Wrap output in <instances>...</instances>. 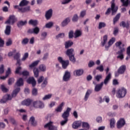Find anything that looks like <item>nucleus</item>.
Wrapping results in <instances>:
<instances>
[{
    "instance_id": "nucleus-1",
    "label": "nucleus",
    "mask_w": 130,
    "mask_h": 130,
    "mask_svg": "<svg viewBox=\"0 0 130 130\" xmlns=\"http://www.w3.org/2000/svg\"><path fill=\"white\" fill-rule=\"evenodd\" d=\"M20 90H21L20 87L16 88L13 90L12 93L11 94V96L10 94H6L4 95L0 100V103H6V102H8V101L12 100L13 98L16 97V96H17L18 93L20 92Z\"/></svg>"
},
{
    "instance_id": "nucleus-2",
    "label": "nucleus",
    "mask_w": 130,
    "mask_h": 130,
    "mask_svg": "<svg viewBox=\"0 0 130 130\" xmlns=\"http://www.w3.org/2000/svg\"><path fill=\"white\" fill-rule=\"evenodd\" d=\"M111 79V74L109 73L108 75L106 77L105 79L104 80V82H102L100 84H96L94 87V91L95 92H99L101 91L102 87H103V85H107L110 79Z\"/></svg>"
},
{
    "instance_id": "nucleus-3",
    "label": "nucleus",
    "mask_w": 130,
    "mask_h": 130,
    "mask_svg": "<svg viewBox=\"0 0 130 130\" xmlns=\"http://www.w3.org/2000/svg\"><path fill=\"white\" fill-rule=\"evenodd\" d=\"M115 45L116 47H118L119 49H120V50L117 52V54H119V55L117 57V58L123 59V53L124 51H125V48H124V44H122L121 42L119 41L115 43Z\"/></svg>"
},
{
    "instance_id": "nucleus-4",
    "label": "nucleus",
    "mask_w": 130,
    "mask_h": 130,
    "mask_svg": "<svg viewBox=\"0 0 130 130\" xmlns=\"http://www.w3.org/2000/svg\"><path fill=\"white\" fill-rule=\"evenodd\" d=\"M115 0H112L111 2V8H109L107 9L105 14L109 15L112 11V16H114L116 14V12H117V10H118V7L115 6Z\"/></svg>"
},
{
    "instance_id": "nucleus-5",
    "label": "nucleus",
    "mask_w": 130,
    "mask_h": 130,
    "mask_svg": "<svg viewBox=\"0 0 130 130\" xmlns=\"http://www.w3.org/2000/svg\"><path fill=\"white\" fill-rule=\"evenodd\" d=\"M33 107L35 108L42 109L44 108V103L41 101H36L32 103Z\"/></svg>"
},
{
    "instance_id": "nucleus-6",
    "label": "nucleus",
    "mask_w": 130,
    "mask_h": 130,
    "mask_svg": "<svg viewBox=\"0 0 130 130\" xmlns=\"http://www.w3.org/2000/svg\"><path fill=\"white\" fill-rule=\"evenodd\" d=\"M126 70V67L124 65H122L120 67V68L118 69L117 72L115 73V77H118L119 75H123L124 72Z\"/></svg>"
},
{
    "instance_id": "nucleus-7",
    "label": "nucleus",
    "mask_w": 130,
    "mask_h": 130,
    "mask_svg": "<svg viewBox=\"0 0 130 130\" xmlns=\"http://www.w3.org/2000/svg\"><path fill=\"white\" fill-rule=\"evenodd\" d=\"M126 94V89L124 88H122L118 90L117 92V98H123Z\"/></svg>"
},
{
    "instance_id": "nucleus-8",
    "label": "nucleus",
    "mask_w": 130,
    "mask_h": 130,
    "mask_svg": "<svg viewBox=\"0 0 130 130\" xmlns=\"http://www.w3.org/2000/svg\"><path fill=\"white\" fill-rule=\"evenodd\" d=\"M58 60L59 62L61 63L63 69H67L68 66L70 64V61H69L68 60H63V59H62V57H58Z\"/></svg>"
},
{
    "instance_id": "nucleus-9",
    "label": "nucleus",
    "mask_w": 130,
    "mask_h": 130,
    "mask_svg": "<svg viewBox=\"0 0 130 130\" xmlns=\"http://www.w3.org/2000/svg\"><path fill=\"white\" fill-rule=\"evenodd\" d=\"M16 22H17V18H16V16L15 15H10L8 20L5 22V24H11V25H14Z\"/></svg>"
},
{
    "instance_id": "nucleus-10",
    "label": "nucleus",
    "mask_w": 130,
    "mask_h": 130,
    "mask_svg": "<svg viewBox=\"0 0 130 130\" xmlns=\"http://www.w3.org/2000/svg\"><path fill=\"white\" fill-rule=\"evenodd\" d=\"M28 4L29 1H27V0H22L21 1L19 5H16L14 6V9H17L18 11L19 9L23 8V7L27 6Z\"/></svg>"
},
{
    "instance_id": "nucleus-11",
    "label": "nucleus",
    "mask_w": 130,
    "mask_h": 130,
    "mask_svg": "<svg viewBox=\"0 0 130 130\" xmlns=\"http://www.w3.org/2000/svg\"><path fill=\"white\" fill-rule=\"evenodd\" d=\"M45 128H48L49 130H57V127L53 125V122L50 121L44 125Z\"/></svg>"
},
{
    "instance_id": "nucleus-12",
    "label": "nucleus",
    "mask_w": 130,
    "mask_h": 130,
    "mask_svg": "<svg viewBox=\"0 0 130 130\" xmlns=\"http://www.w3.org/2000/svg\"><path fill=\"white\" fill-rule=\"evenodd\" d=\"M40 32V28L38 26H36L34 28L29 29L27 31V33H29L30 34H36L37 35Z\"/></svg>"
},
{
    "instance_id": "nucleus-13",
    "label": "nucleus",
    "mask_w": 130,
    "mask_h": 130,
    "mask_svg": "<svg viewBox=\"0 0 130 130\" xmlns=\"http://www.w3.org/2000/svg\"><path fill=\"white\" fill-rule=\"evenodd\" d=\"M72 109L70 108H67L66 111H65L62 114L61 117L63 119H69V116H70V112H71Z\"/></svg>"
},
{
    "instance_id": "nucleus-14",
    "label": "nucleus",
    "mask_w": 130,
    "mask_h": 130,
    "mask_svg": "<svg viewBox=\"0 0 130 130\" xmlns=\"http://www.w3.org/2000/svg\"><path fill=\"white\" fill-rule=\"evenodd\" d=\"M71 79V72L68 71H66L63 76L62 80L64 82H68Z\"/></svg>"
},
{
    "instance_id": "nucleus-15",
    "label": "nucleus",
    "mask_w": 130,
    "mask_h": 130,
    "mask_svg": "<svg viewBox=\"0 0 130 130\" xmlns=\"http://www.w3.org/2000/svg\"><path fill=\"white\" fill-rule=\"evenodd\" d=\"M18 12L19 13H29V12H31V7L27 6L25 7H23L22 8H19Z\"/></svg>"
},
{
    "instance_id": "nucleus-16",
    "label": "nucleus",
    "mask_w": 130,
    "mask_h": 130,
    "mask_svg": "<svg viewBox=\"0 0 130 130\" xmlns=\"http://www.w3.org/2000/svg\"><path fill=\"white\" fill-rule=\"evenodd\" d=\"M52 14H53V10H52V9H50L49 10L47 11L45 15L46 20H50V19L52 17Z\"/></svg>"
},
{
    "instance_id": "nucleus-17",
    "label": "nucleus",
    "mask_w": 130,
    "mask_h": 130,
    "mask_svg": "<svg viewBox=\"0 0 130 130\" xmlns=\"http://www.w3.org/2000/svg\"><path fill=\"white\" fill-rule=\"evenodd\" d=\"M124 124H125L124 119L121 118L117 122V128H121V127L124 126Z\"/></svg>"
},
{
    "instance_id": "nucleus-18",
    "label": "nucleus",
    "mask_w": 130,
    "mask_h": 130,
    "mask_svg": "<svg viewBox=\"0 0 130 130\" xmlns=\"http://www.w3.org/2000/svg\"><path fill=\"white\" fill-rule=\"evenodd\" d=\"M27 82L28 84H31L32 87L36 86V80L34 79V77H29L27 80Z\"/></svg>"
},
{
    "instance_id": "nucleus-19",
    "label": "nucleus",
    "mask_w": 130,
    "mask_h": 130,
    "mask_svg": "<svg viewBox=\"0 0 130 130\" xmlns=\"http://www.w3.org/2000/svg\"><path fill=\"white\" fill-rule=\"evenodd\" d=\"M115 42V38H112L108 42V44L106 45L105 48L106 49H108L112 44H113V43Z\"/></svg>"
},
{
    "instance_id": "nucleus-20",
    "label": "nucleus",
    "mask_w": 130,
    "mask_h": 130,
    "mask_svg": "<svg viewBox=\"0 0 130 130\" xmlns=\"http://www.w3.org/2000/svg\"><path fill=\"white\" fill-rule=\"evenodd\" d=\"M71 22V18L67 17L61 23V27H66L67 25Z\"/></svg>"
},
{
    "instance_id": "nucleus-21",
    "label": "nucleus",
    "mask_w": 130,
    "mask_h": 130,
    "mask_svg": "<svg viewBox=\"0 0 130 130\" xmlns=\"http://www.w3.org/2000/svg\"><path fill=\"white\" fill-rule=\"evenodd\" d=\"M74 53H75V50H74V48L68 49L65 52V54H66L67 56H70L75 54Z\"/></svg>"
},
{
    "instance_id": "nucleus-22",
    "label": "nucleus",
    "mask_w": 130,
    "mask_h": 130,
    "mask_svg": "<svg viewBox=\"0 0 130 130\" xmlns=\"http://www.w3.org/2000/svg\"><path fill=\"white\" fill-rule=\"evenodd\" d=\"M23 85H24V80L23 78H20L17 80L15 84V87H16V86L17 87H21V86H23Z\"/></svg>"
},
{
    "instance_id": "nucleus-23",
    "label": "nucleus",
    "mask_w": 130,
    "mask_h": 130,
    "mask_svg": "<svg viewBox=\"0 0 130 130\" xmlns=\"http://www.w3.org/2000/svg\"><path fill=\"white\" fill-rule=\"evenodd\" d=\"M33 102V101L30 99H27L25 100L24 101H22V105H25L26 106H29L31 105V103Z\"/></svg>"
},
{
    "instance_id": "nucleus-24",
    "label": "nucleus",
    "mask_w": 130,
    "mask_h": 130,
    "mask_svg": "<svg viewBox=\"0 0 130 130\" xmlns=\"http://www.w3.org/2000/svg\"><path fill=\"white\" fill-rule=\"evenodd\" d=\"M74 45V42H73L72 41H66L64 43V46L66 49H68V48H70V47H72L73 45Z\"/></svg>"
},
{
    "instance_id": "nucleus-25",
    "label": "nucleus",
    "mask_w": 130,
    "mask_h": 130,
    "mask_svg": "<svg viewBox=\"0 0 130 130\" xmlns=\"http://www.w3.org/2000/svg\"><path fill=\"white\" fill-rule=\"evenodd\" d=\"M81 124H82V122L81 121H75L72 124V127L75 129L78 128V127H80V126H81Z\"/></svg>"
},
{
    "instance_id": "nucleus-26",
    "label": "nucleus",
    "mask_w": 130,
    "mask_h": 130,
    "mask_svg": "<svg viewBox=\"0 0 130 130\" xmlns=\"http://www.w3.org/2000/svg\"><path fill=\"white\" fill-rule=\"evenodd\" d=\"M14 59L17 60L16 64L18 66H21V60L20 59V54L19 53H17L14 56Z\"/></svg>"
},
{
    "instance_id": "nucleus-27",
    "label": "nucleus",
    "mask_w": 130,
    "mask_h": 130,
    "mask_svg": "<svg viewBox=\"0 0 130 130\" xmlns=\"http://www.w3.org/2000/svg\"><path fill=\"white\" fill-rule=\"evenodd\" d=\"M74 74L76 75V76L79 77V76H82L83 74H84V70H83V69L75 70L74 72Z\"/></svg>"
},
{
    "instance_id": "nucleus-28",
    "label": "nucleus",
    "mask_w": 130,
    "mask_h": 130,
    "mask_svg": "<svg viewBox=\"0 0 130 130\" xmlns=\"http://www.w3.org/2000/svg\"><path fill=\"white\" fill-rule=\"evenodd\" d=\"M28 24L32 26H37L38 25V20L30 19L28 22Z\"/></svg>"
},
{
    "instance_id": "nucleus-29",
    "label": "nucleus",
    "mask_w": 130,
    "mask_h": 130,
    "mask_svg": "<svg viewBox=\"0 0 130 130\" xmlns=\"http://www.w3.org/2000/svg\"><path fill=\"white\" fill-rule=\"evenodd\" d=\"M29 123L31 124V125H33V126H36L37 123H36V121H35V117L34 116L31 117L29 119Z\"/></svg>"
},
{
    "instance_id": "nucleus-30",
    "label": "nucleus",
    "mask_w": 130,
    "mask_h": 130,
    "mask_svg": "<svg viewBox=\"0 0 130 130\" xmlns=\"http://www.w3.org/2000/svg\"><path fill=\"white\" fill-rule=\"evenodd\" d=\"M25 25H27V20H25L24 21H20L17 23V26L18 28H21Z\"/></svg>"
},
{
    "instance_id": "nucleus-31",
    "label": "nucleus",
    "mask_w": 130,
    "mask_h": 130,
    "mask_svg": "<svg viewBox=\"0 0 130 130\" xmlns=\"http://www.w3.org/2000/svg\"><path fill=\"white\" fill-rule=\"evenodd\" d=\"M63 105H64V103H61V104L55 109V111H56V112H61V111H62V107H63Z\"/></svg>"
},
{
    "instance_id": "nucleus-32",
    "label": "nucleus",
    "mask_w": 130,
    "mask_h": 130,
    "mask_svg": "<svg viewBox=\"0 0 130 130\" xmlns=\"http://www.w3.org/2000/svg\"><path fill=\"white\" fill-rule=\"evenodd\" d=\"M40 62V60H38L35 61H34L31 64L29 65V67L30 69H33V68H35V67H37L38 66V63Z\"/></svg>"
},
{
    "instance_id": "nucleus-33",
    "label": "nucleus",
    "mask_w": 130,
    "mask_h": 130,
    "mask_svg": "<svg viewBox=\"0 0 130 130\" xmlns=\"http://www.w3.org/2000/svg\"><path fill=\"white\" fill-rule=\"evenodd\" d=\"M33 72L35 78H38L39 76V70L38 68L35 67L33 70Z\"/></svg>"
},
{
    "instance_id": "nucleus-34",
    "label": "nucleus",
    "mask_w": 130,
    "mask_h": 130,
    "mask_svg": "<svg viewBox=\"0 0 130 130\" xmlns=\"http://www.w3.org/2000/svg\"><path fill=\"white\" fill-rule=\"evenodd\" d=\"M11 27L10 25L6 26V28L5 30L6 35H10V34H11Z\"/></svg>"
},
{
    "instance_id": "nucleus-35",
    "label": "nucleus",
    "mask_w": 130,
    "mask_h": 130,
    "mask_svg": "<svg viewBox=\"0 0 130 130\" xmlns=\"http://www.w3.org/2000/svg\"><path fill=\"white\" fill-rule=\"evenodd\" d=\"M69 57V59L71 62H73V63H76L77 61V59H76V57H75V54L71 55L70 56H68Z\"/></svg>"
},
{
    "instance_id": "nucleus-36",
    "label": "nucleus",
    "mask_w": 130,
    "mask_h": 130,
    "mask_svg": "<svg viewBox=\"0 0 130 130\" xmlns=\"http://www.w3.org/2000/svg\"><path fill=\"white\" fill-rule=\"evenodd\" d=\"M120 25L122 26V27H123V28H126L127 29L129 28V24H128V23H125L124 21H122L120 23Z\"/></svg>"
},
{
    "instance_id": "nucleus-37",
    "label": "nucleus",
    "mask_w": 130,
    "mask_h": 130,
    "mask_svg": "<svg viewBox=\"0 0 130 130\" xmlns=\"http://www.w3.org/2000/svg\"><path fill=\"white\" fill-rule=\"evenodd\" d=\"M92 93V91L90 90H88L85 94V97H84V101H87L88 100V99L89 98V96H90V94Z\"/></svg>"
},
{
    "instance_id": "nucleus-38",
    "label": "nucleus",
    "mask_w": 130,
    "mask_h": 130,
    "mask_svg": "<svg viewBox=\"0 0 130 130\" xmlns=\"http://www.w3.org/2000/svg\"><path fill=\"white\" fill-rule=\"evenodd\" d=\"M75 38H78V37H80L82 35V31L80 30H76L75 34Z\"/></svg>"
},
{
    "instance_id": "nucleus-39",
    "label": "nucleus",
    "mask_w": 130,
    "mask_h": 130,
    "mask_svg": "<svg viewBox=\"0 0 130 130\" xmlns=\"http://www.w3.org/2000/svg\"><path fill=\"white\" fill-rule=\"evenodd\" d=\"M119 18H120V13H118L117 14L115 18L113 19V24L114 25H115V23L119 20Z\"/></svg>"
},
{
    "instance_id": "nucleus-40",
    "label": "nucleus",
    "mask_w": 130,
    "mask_h": 130,
    "mask_svg": "<svg viewBox=\"0 0 130 130\" xmlns=\"http://www.w3.org/2000/svg\"><path fill=\"white\" fill-rule=\"evenodd\" d=\"M39 69L41 72H45V71H46V66L43 64H42L39 66Z\"/></svg>"
},
{
    "instance_id": "nucleus-41",
    "label": "nucleus",
    "mask_w": 130,
    "mask_h": 130,
    "mask_svg": "<svg viewBox=\"0 0 130 130\" xmlns=\"http://www.w3.org/2000/svg\"><path fill=\"white\" fill-rule=\"evenodd\" d=\"M28 43H29V39L27 38H25L22 39L21 41V44H22V45H26L28 44Z\"/></svg>"
},
{
    "instance_id": "nucleus-42",
    "label": "nucleus",
    "mask_w": 130,
    "mask_h": 130,
    "mask_svg": "<svg viewBox=\"0 0 130 130\" xmlns=\"http://www.w3.org/2000/svg\"><path fill=\"white\" fill-rule=\"evenodd\" d=\"M82 127H84L85 128H87V129H89L90 128V125L88 122H82Z\"/></svg>"
},
{
    "instance_id": "nucleus-43",
    "label": "nucleus",
    "mask_w": 130,
    "mask_h": 130,
    "mask_svg": "<svg viewBox=\"0 0 130 130\" xmlns=\"http://www.w3.org/2000/svg\"><path fill=\"white\" fill-rule=\"evenodd\" d=\"M107 35H105L103 37V42H102L103 46H104L105 44H106V43L107 42Z\"/></svg>"
},
{
    "instance_id": "nucleus-44",
    "label": "nucleus",
    "mask_w": 130,
    "mask_h": 130,
    "mask_svg": "<svg viewBox=\"0 0 130 130\" xmlns=\"http://www.w3.org/2000/svg\"><path fill=\"white\" fill-rule=\"evenodd\" d=\"M105 27H106V23L105 22H101L99 24V29H102V28H104Z\"/></svg>"
},
{
    "instance_id": "nucleus-45",
    "label": "nucleus",
    "mask_w": 130,
    "mask_h": 130,
    "mask_svg": "<svg viewBox=\"0 0 130 130\" xmlns=\"http://www.w3.org/2000/svg\"><path fill=\"white\" fill-rule=\"evenodd\" d=\"M52 26H53V22H49L47 23V24H46L45 27L48 28V29H50V28H51V27H52Z\"/></svg>"
},
{
    "instance_id": "nucleus-46",
    "label": "nucleus",
    "mask_w": 130,
    "mask_h": 130,
    "mask_svg": "<svg viewBox=\"0 0 130 130\" xmlns=\"http://www.w3.org/2000/svg\"><path fill=\"white\" fill-rule=\"evenodd\" d=\"M29 56V53H25L23 57L21 59L22 61H25L27 58H28Z\"/></svg>"
},
{
    "instance_id": "nucleus-47",
    "label": "nucleus",
    "mask_w": 130,
    "mask_h": 130,
    "mask_svg": "<svg viewBox=\"0 0 130 130\" xmlns=\"http://www.w3.org/2000/svg\"><path fill=\"white\" fill-rule=\"evenodd\" d=\"M68 121H69V119H64L63 120H62L60 122V125H61V126H63V125L68 123Z\"/></svg>"
},
{
    "instance_id": "nucleus-48",
    "label": "nucleus",
    "mask_w": 130,
    "mask_h": 130,
    "mask_svg": "<svg viewBox=\"0 0 130 130\" xmlns=\"http://www.w3.org/2000/svg\"><path fill=\"white\" fill-rule=\"evenodd\" d=\"M52 96V94H49L47 95H45L44 98H43V100H47L48 99H50L51 97Z\"/></svg>"
},
{
    "instance_id": "nucleus-49",
    "label": "nucleus",
    "mask_w": 130,
    "mask_h": 130,
    "mask_svg": "<svg viewBox=\"0 0 130 130\" xmlns=\"http://www.w3.org/2000/svg\"><path fill=\"white\" fill-rule=\"evenodd\" d=\"M115 124V121L114 119H111L110 120V128H113L114 127V125Z\"/></svg>"
},
{
    "instance_id": "nucleus-50",
    "label": "nucleus",
    "mask_w": 130,
    "mask_h": 130,
    "mask_svg": "<svg viewBox=\"0 0 130 130\" xmlns=\"http://www.w3.org/2000/svg\"><path fill=\"white\" fill-rule=\"evenodd\" d=\"M48 84V82H47V79L45 78L43 82L42 83V84H41V87L42 88H45V87H46V85H47Z\"/></svg>"
},
{
    "instance_id": "nucleus-51",
    "label": "nucleus",
    "mask_w": 130,
    "mask_h": 130,
    "mask_svg": "<svg viewBox=\"0 0 130 130\" xmlns=\"http://www.w3.org/2000/svg\"><path fill=\"white\" fill-rule=\"evenodd\" d=\"M5 73V66L1 64L0 66V74L2 75Z\"/></svg>"
},
{
    "instance_id": "nucleus-52",
    "label": "nucleus",
    "mask_w": 130,
    "mask_h": 130,
    "mask_svg": "<svg viewBox=\"0 0 130 130\" xmlns=\"http://www.w3.org/2000/svg\"><path fill=\"white\" fill-rule=\"evenodd\" d=\"M78 20H79V16L77 14H75L72 18V21L73 22H78Z\"/></svg>"
},
{
    "instance_id": "nucleus-53",
    "label": "nucleus",
    "mask_w": 130,
    "mask_h": 130,
    "mask_svg": "<svg viewBox=\"0 0 130 130\" xmlns=\"http://www.w3.org/2000/svg\"><path fill=\"white\" fill-rule=\"evenodd\" d=\"M1 89L4 92V93H7V92H9V89L6 88L5 85H1Z\"/></svg>"
},
{
    "instance_id": "nucleus-54",
    "label": "nucleus",
    "mask_w": 130,
    "mask_h": 130,
    "mask_svg": "<svg viewBox=\"0 0 130 130\" xmlns=\"http://www.w3.org/2000/svg\"><path fill=\"white\" fill-rule=\"evenodd\" d=\"M103 76L102 75H96L94 78L95 79L98 81V82H100V80H101V79H102Z\"/></svg>"
},
{
    "instance_id": "nucleus-55",
    "label": "nucleus",
    "mask_w": 130,
    "mask_h": 130,
    "mask_svg": "<svg viewBox=\"0 0 130 130\" xmlns=\"http://www.w3.org/2000/svg\"><path fill=\"white\" fill-rule=\"evenodd\" d=\"M64 37V33H60L56 36V39L58 38H63Z\"/></svg>"
},
{
    "instance_id": "nucleus-56",
    "label": "nucleus",
    "mask_w": 130,
    "mask_h": 130,
    "mask_svg": "<svg viewBox=\"0 0 130 130\" xmlns=\"http://www.w3.org/2000/svg\"><path fill=\"white\" fill-rule=\"evenodd\" d=\"M37 94H38L37 89L33 88L32 90V95H33V96H37Z\"/></svg>"
},
{
    "instance_id": "nucleus-57",
    "label": "nucleus",
    "mask_w": 130,
    "mask_h": 130,
    "mask_svg": "<svg viewBox=\"0 0 130 130\" xmlns=\"http://www.w3.org/2000/svg\"><path fill=\"white\" fill-rule=\"evenodd\" d=\"M73 0H64L61 1V5H68V4H70Z\"/></svg>"
},
{
    "instance_id": "nucleus-58",
    "label": "nucleus",
    "mask_w": 130,
    "mask_h": 130,
    "mask_svg": "<svg viewBox=\"0 0 130 130\" xmlns=\"http://www.w3.org/2000/svg\"><path fill=\"white\" fill-rule=\"evenodd\" d=\"M43 80L44 81V77L43 76H41L38 79V83L39 84H41L42 82H43Z\"/></svg>"
},
{
    "instance_id": "nucleus-59",
    "label": "nucleus",
    "mask_w": 130,
    "mask_h": 130,
    "mask_svg": "<svg viewBox=\"0 0 130 130\" xmlns=\"http://www.w3.org/2000/svg\"><path fill=\"white\" fill-rule=\"evenodd\" d=\"M12 43L13 41H12V40L11 39H9L6 42V46H10V45H12Z\"/></svg>"
},
{
    "instance_id": "nucleus-60",
    "label": "nucleus",
    "mask_w": 130,
    "mask_h": 130,
    "mask_svg": "<svg viewBox=\"0 0 130 130\" xmlns=\"http://www.w3.org/2000/svg\"><path fill=\"white\" fill-rule=\"evenodd\" d=\"M96 70L102 72L103 71H104V68L103 67V66L101 65L99 67H98L96 68Z\"/></svg>"
},
{
    "instance_id": "nucleus-61",
    "label": "nucleus",
    "mask_w": 130,
    "mask_h": 130,
    "mask_svg": "<svg viewBox=\"0 0 130 130\" xmlns=\"http://www.w3.org/2000/svg\"><path fill=\"white\" fill-rule=\"evenodd\" d=\"M15 82V79L11 78H10L8 80V84L9 85H12Z\"/></svg>"
},
{
    "instance_id": "nucleus-62",
    "label": "nucleus",
    "mask_w": 130,
    "mask_h": 130,
    "mask_svg": "<svg viewBox=\"0 0 130 130\" xmlns=\"http://www.w3.org/2000/svg\"><path fill=\"white\" fill-rule=\"evenodd\" d=\"M74 37V31L73 30H71L69 32V38L71 39V38H73Z\"/></svg>"
},
{
    "instance_id": "nucleus-63",
    "label": "nucleus",
    "mask_w": 130,
    "mask_h": 130,
    "mask_svg": "<svg viewBox=\"0 0 130 130\" xmlns=\"http://www.w3.org/2000/svg\"><path fill=\"white\" fill-rule=\"evenodd\" d=\"M48 55H49L48 53H45L43 57V60H46L48 58Z\"/></svg>"
},
{
    "instance_id": "nucleus-64",
    "label": "nucleus",
    "mask_w": 130,
    "mask_h": 130,
    "mask_svg": "<svg viewBox=\"0 0 130 130\" xmlns=\"http://www.w3.org/2000/svg\"><path fill=\"white\" fill-rule=\"evenodd\" d=\"M85 15H86V11H83L81 12L80 16L81 18H84V17H85Z\"/></svg>"
}]
</instances>
